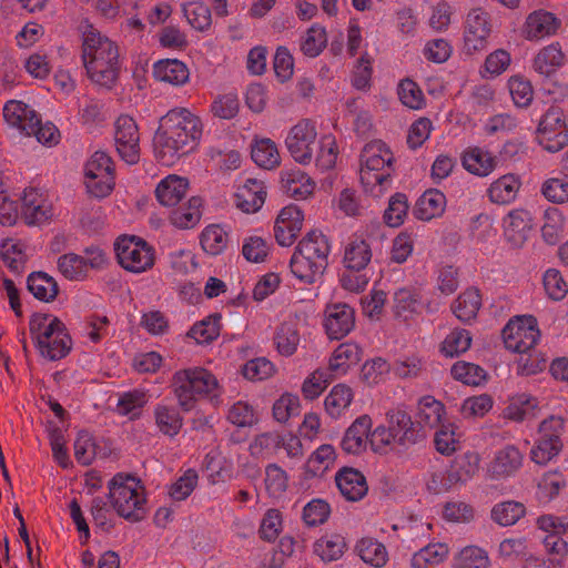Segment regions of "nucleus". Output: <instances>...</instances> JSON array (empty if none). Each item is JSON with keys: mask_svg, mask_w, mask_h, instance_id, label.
I'll list each match as a JSON object with an SVG mask.
<instances>
[{"mask_svg": "<svg viewBox=\"0 0 568 568\" xmlns=\"http://www.w3.org/2000/svg\"><path fill=\"white\" fill-rule=\"evenodd\" d=\"M266 191L263 182L247 179L236 193V206L245 213H254L264 204Z\"/></svg>", "mask_w": 568, "mask_h": 568, "instance_id": "31", "label": "nucleus"}, {"mask_svg": "<svg viewBox=\"0 0 568 568\" xmlns=\"http://www.w3.org/2000/svg\"><path fill=\"white\" fill-rule=\"evenodd\" d=\"M520 180L515 174H505L494 181L487 193L493 203L508 204L513 202L520 189Z\"/></svg>", "mask_w": 568, "mask_h": 568, "instance_id": "36", "label": "nucleus"}, {"mask_svg": "<svg viewBox=\"0 0 568 568\" xmlns=\"http://www.w3.org/2000/svg\"><path fill=\"white\" fill-rule=\"evenodd\" d=\"M463 166L471 174L487 176L496 168V158L481 148H470L464 152Z\"/></svg>", "mask_w": 568, "mask_h": 568, "instance_id": "35", "label": "nucleus"}, {"mask_svg": "<svg viewBox=\"0 0 568 568\" xmlns=\"http://www.w3.org/2000/svg\"><path fill=\"white\" fill-rule=\"evenodd\" d=\"M108 501L119 516L139 521L144 516L148 499H108Z\"/></svg>", "mask_w": 568, "mask_h": 568, "instance_id": "59", "label": "nucleus"}, {"mask_svg": "<svg viewBox=\"0 0 568 568\" xmlns=\"http://www.w3.org/2000/svg\"><path fill=\"white\" fill-rule=\"evenodd\" d=\"M393 154L381 140L365 144L361 153L359 180L368 195L378 199L392 186Z\"/></svg>", "mask_w": 568, "mask_h": 568, "instance_id": "5", "label": "nucleus"}, {"mask_svg": "<svg viewBox=\"0 0 568 568\" xmlns=\"http://www.w3.org/2000/svg\"><path fill=\"white\" fill-rule=\"evenodd\" d=\"M537 399L528 394H519L514 397L505 409V416L515 422H523L534 415Z\"/></svg>", "mask_w": 568, "mask_h": 568, "instance_id": "56", "label": "nucleus"}, {"mask_svg": "<svg viewBox=\"0 0 568 568\" xmlns=\"http://www.w3.org/2000/svg\"><path fill=\"white\" fill-rule=\"evenodd\" d=\"M470 345V333L464 328H455L443 341L440 352L446 357H455L465 353Z\"/></svg>", "mask_w": 568, "mask_h": 568, "instance_id": "53", "label": "nucleus"}, {"mask_svg": "<svg viewBox=\"0 0 568 568\" xmlns=\"http://www.w3.org/2000/svg\"><path fill=\"white\" fill-rule=\"evenodd\" d=\"M203 122L199 115L185 108L166 112L153 138L156 159L163 165H172L199 146L203 135Z\"/></svg>", "mask_w": 568, "mask_h": 568, "instance_id": "1", "label": "nucleus"}, {"mask_svg": "<svg viewBox=\"0 0 568 568\" xmlns=\"http://www.w3.org/2000/svg\"><path fill=\"white\" fill-rule=\"evenodd\" d=\"M388 427L395 436V442L399 447H409L422 442L425 438L419 423H414L409 414L396 408L387 413Z\"/></svg>", "mask_w": 568, "mask_h": 568, "instance_id": "16", "label": "nucleus"}, {"mask_svg": "<svg viewBox=\"0 0 568 568\" xmlns=\"http://www.w3.org/2000/svg\"><path fill=\"white\" fill-rule=\"evenodd\" d=\"M182 412L196 408L199 400L217 402L222 387L216 376L202 366H190L174 372L170 384Z\"/></svg>", "mask_w": 568, "mask_h": 568, "instance_id": "3", "label": "nucleus"}, {"mask_svg": "<svg viewBox=\"0 0 568 568\" xmlns=\"http://www.w3.org/2000/svg\"><path fill=\"white\" fill-rule=\"evenodd\" d=\"M450 373L456 381L473 386L479 385L486 376L485 371L480 366L468 362L455 363Z\"/></svg>", "mask_w": 568, "mask_h": 568, "instance_id": "60", "label": "nucleus"}, {"mask_svg": "<svg viewBox=\"0 0 568 568\" xmlns=\"http://www.w3.org/2000/svg\"><path fill=\"white\" fill-rule=\"evenodd\" d=\"M84 183L88 192L94 197L108 196L114 187V168L109 154L94 152L84 166Z\"/></svg>", "mask_w": 568, "mask_h": 568, "instance_id": "9", "label": "nucleus"}, {"mask_svg": "<svg viewBox=\"0 0 568 568\" xmlns=\"http://www.w3.org/2000/svg\"><path fill=\"white\" fill-rule=\"evenodd\" d=\"M327 45V32L320 23L312 24L302 36L300 49L307 58L318 57Z\"/></svg>", "mask_w": 568, "mask_h": 568, "instance_id": "42", "label": "nucleus"}, {"mask_svg": "<svg viewBox=\"0 0 568 568\" xmlns=\"http://www.w3.org/2000/svg\"><path fill=\"white\" fill-rule=\"evenodd\" d=\"M540 336L534 316L510 320L503 329L505 347L514 353L526 354L535 347Z\"/></svg>", "mask_w": 568, "mask_h": 568, "instance_id": "10", "label": "nucleus"}, {"mask_svg": "<svg viewBox=\"0 0 568 568\" xmlns=\"http://www.w3.org/2000/svg\"><path fill=\"white\" fill-rule=\"evenodd\" d=\"M537 524L539 529L547 532L542 538L546 549L557 555L565 554L568 545L561 535L568 531V523L552 515H544L538 518Z\"/></svg>", "mask_w": 568, "mask_h": 568, "instance_id": "22", "label": "nucleus"}, {"mask_svg": "<svg viewBox=\"0 0 568 568\" xmlns=\"http://www.w3.org/2000/svg\"><path fill=\"white\" fill-rule=\"evenodd\" d=\"M526 513L524 504L507 499L494 506L491 509L493 520L503 527L515 525Z\"/></svg>", "mask_w": 568, "mask_h": 568, "instance_id": "45", "label": "nucleus"}, {"mask_svg": "<svg viewBox=\"0 0 568 568\" xmlns=\"http://www.w3.org/2000/svg\"><path fill=\"white\" fill-rule=\"evenodd\" d=\"M38 113L27 103L17 100L8 101L3 106V118L13 128L27 133L33 130Z\"/></svg>", "mask_w": 568, "mask_h": 568, "instance_id": "29", "label": "nucleus"}, {"mask_svg": "<svg viewBox=\"0 0 568 568\" xmlns=\"http://www.w3.org/2000/svg\"><path fill=\"white\" fill-rule=\"evenodd\" d=\"M422 308L423 301L416 288L403 286L394 291L392 310L397 320L403 322L413 320Z\"/></svg>", "mask_w": 568, "mask_h": 568, "instance_id": "23", "label": "nucleus"}, {"mask_svg": "<svg viewBox=\"0 0 568 568\" xmlns=\"http://www.w3.org/2000/svg\"><path fill=\"white\" fill-rule=\"evenodd\" d=\"M356 551L363 561L374 567H383L388 558L385 546L373 538H362L356 545Z\"/></svg>", "mask_w": 568, "mask_h": 568, "instance_id": "51", "label": "nucleus"}, {"mask_svg": "<svg viewBox=\"0 0 568 568\" xmlns=\"http://www.w3.org/2000/svg\"><path fill=\"white\" fill-rule=\"evenodd\" d=\"M335 375L327 369H317L303 383L302 392L307 399H314L322 394Z\"/></svg>", "mask_w": 568, "mask_h": 568, "instance_id": "63", "label": "nucleus"}, {"mask_svg": "<svg viewBox=\"0 0 568 568\" xmlns=\"http://www.w3.org/2000/svg\"><path fill=\"white\" fill-rule=\"evenodd\" d=\"M565 54L558 42L544 47L534 59V69L541 75H550L565 64Z\"/></svg>", "mask_w": 568, "mask_h": 568, "instance_id": "37", "label": "nucleus"}, {"mask_svg": "<svg viewBox=\"0 0 568 568\" xmlns=\"http://www.w3.org/2000/svg\"><path fill=\"white\" fill-rule=\"evenodd\" d=\"M181 410L179 405L165 402L156 403L152 415L158 432L170 439L175 438L183 427Z\"/></svg>", "mask_w": 568, "mask_h": 568, "instance_id": "19", "label": "nucleus"}, {"mask_svg": "<svg viewBox=\"0 0 568 568\" xmlns=\"http://www.w3.org/2000/svg\"><path fill=\"white\" fill-rule=\"evenodd\" d=\"M58 268L70 281H82L87 276L84 257L74 253L61 255Z\"/></svg>", "mask_w": 568, "mask_h": 568, "instance_id": "57", "label": "nucleus"}, {"mask_svg": "<svg viewBox=\"0 0 568 568\" xmlns=\"http://www.w3.org/2000/svg\"><path fill=\"white\" fill-rule=\"evenodd\" d=\"M200 243L207 254L219 255L226 248L229 235L221 225L211 224L202 231Z\"/></svg>", "mask_w": 568, "mask_h": 568, "instance_id": "49", "label": "nucleus"}, {"mask_svg": "<svg viewBox=\"0 0 568 568\" xmlns=\"http://www.w3.org/2000/svg\"><path fill=\"white\" fill-rule=\"evenodd\" d=\"M29 292L38 300L51 302L58 295L59 288L55 280L44 272H33L27 281Z\"/></svg>", "mask_w": 568, "mask_h": 568, "instance_id": "41", "label": "nucleus"}, {"mask_svg": "<svg viewBox=\"0 0 568 568\" xmlns=\"http://www.w3.org/2000/svg\"><path fill=\"white\" fill-rule=\"evenodd\" d=\"M221 320L222 316L219 313H214L195 323L190 332L189 336L193 338L197 344H209L219 337L221 332Z\"/></svg>", "mask_w": 568, "mask_h": 568, "instance_id": "46", "label": "nucleus"}, {"mask_svg": "<svg viewBox=\"0 0 568 568\" xmlns=\"http://www.w3.org/2000/svg\"><path fill=\"white\" fill-rule=\"evenodd\" d=\"M372 428V419L367 415L357 417L346 429L341 447L343 452L349 455H359L369 443V432Z\"/></svg>", "mask_w": 568, "mask_h": 568, "instance_id": "21", "label": "nucleus"}, {"mask_svg": "<svg viewBox=\"0 0 568 568\" xmlns=\"http://www.w3.org/2000/svg\"><path fill=\"white\" fill-rule=\"evenodd\" d=\"M481 306V296L476 288L463 292L452 304L454 315L464 323L474 320Z\"/></svg>", "mask_w": 568, "mask_h": 568, "instance_id": "40", "label": "nucleus"}, {"mask_svg": "<svg viewBox=\"0 0 568 568\" xmlns=\"http://www.w3.org/2000/svg\"><path fill=\"white\" fill-rule=\"evenodd\" d=\"M20 216L29 226L42 225L53 216L52 203L37 189H26L21 197Z\"/></svg>", "mask_w": 568, "mask_h": 568, "instance_id": "15", "label": "nucleus"}, {"mask_svg": "<svg viewBox=\"0 0 568 568\" xmlns=\"http://www.w3.org/2000/svg\"><path fill=\"white\" fill-rule=\"evenodd\" d=\"M354 394L345 384L335 385L324 400L325 412L333 419L342 417L352 404Z\"/></svg>", "mask_w": 568, "mask_h": 568, "instance_id": "39", "label": "nucleus"}, {"mask_svg": "<svg viewBox=\"0 0 568 568\" xmlns=\"http://www.w3.org/2000/svg\"><path fill=\"white\" fill-rule=\"evenodd\" d=\"M448 556V547L443 542H433L416 551L412 559L413 568H432L443 562Z\"/></svg>", "mask_w": 568, "mask_h": 568, "instance_id": "43", "label": "nucleus"}, {"mask_svg": "<svg viewBox=\"0 0 568 568\" xmlns=\"http://www.w3.org/2000/svg\"><path fill=\"white\" fill-rule=\"evenodd\" d=\"M187 189L189 181L185 178L171 174L159 182L155 195L162 205L174 206L185 196Z\"/></svg>", "mask_w": 568, "mask_h": 568, "instance_id": "30", "label": "nucleus"}, {"mask_svg": "<svg viewBox=\"0 0 568 568\" xmlns=\"http://www.w3.org/2000/svg\"><path fill=\"white\" fill-rule=\"evenodd\" d=\"M316 135L315 125L310 120H302L291 128L285 145L295 162L303 165L311 163Z\"/></svg>", "mask_w": 568, "mask_h": 568, "instance_id": "13", "label": "nucleus"}, {"mask_svg": "<svg viewBox=\"0 0 568 568\" xmlns=\"http://www.w3.org/2000/svg\"><path fill=\"white\" fill-rule=\"evenodd\" d=\"M335 481L343 497H365L368 491L365 476L355 468H342L337 471Z\"/></svg>", "mask_w": 568, "mask_h": 568, "instance_id": "32", "label": "nucleus"}, {"mask_svg": "<svg viewBox=\"0 0 568 568\" xmlns=\"http://www.w3.org/2000/svg\"><path fill=\"white\" fill-rule=\"evenodd\" d=\"M331 246L327 237L311 231L303 237L290 260L293 276L302 284L312 285L322 281L328 265Z\"/></svg>", "mask_w": 568, "mask_h": 568, "instance_id": "4", "label": "nucleus"}, {"mask_svg": "<svg viewBox=\"0 0 568 568\" xmlns=\"http://www.w3.org/2000/svg\"><path fill=\"white\" fill-rule=\"evenodd\" d=\"M346 549L345 538L339 534H326L314 544V552L323 561L339 559Z\"/></svg>", "mask_w": 568, "mask_h": 568, "instance_id": "44", "label": "nucleus"}, {"mask_svg": "<svg viewBox=\"0 0 568 568\" xmlns=\"http://www.w3.org/2000/svg\"><path fill=\"white\" fill-rule=\"evenodd\" d=\"M446 206V196L443 192L430 189L417 200L414 214L418 220L429 221L443 214Z\"/></svg>", "mask_w": 568, "mask_h": 568, "instance_id": "34", "label": "nucleus"}, {"mask_svg": "<svg viewBox=\"0 0 568 568\" xmlns=\"http://www.w3.org/2000/svg\"><path fill=\"white\" fill-rule=\"evenodd\" d=\"M81 58L92 83L112 88L120 71L119 48L115 42L92 29L83 36Z\"/></svg>", "mask_w": 568, "mask_h": 568, "instance_id": "2", "label": "nucleus"}, {"mask_svg": "<svg viewBox=\"0 0 568 568\" xmlns=\"http://www.w3.org/2000/svg\"><path fill=\"white\" fill-rule=\"evenodd\" d=\"M418 416L422 423L433 428L444 424V406L433 396H424L418 404Z\"/></svg>", "mask_w": 568, "mask_h": 568, "instance_id": "54", "label": "nucleus"}, {"mask_svg": "<svg viewBox=\"0 0 568 568\" xmlns=\"http://www.w3.org/2000/svg\"><path fill=\"white\" fill-rule=\"evenodd\" d=\"M202 199L193 196L186 204L178 207L171 214V222L180 229L193 227L201 219Z\"/></svg>", "mask_w": 568, "mask_h": 568, "instance_id": "48", "label": "nucleus"}, {"mask_svg": "<svg viewBox=\"0 0 568 568\" xmlns=\"http://www.w3.org/2000/svg\"><path fill=\"white\" fill-rule=\"evenodd\" d=\"M281 184L283 192L295 200L308 197L315 189V182L300 169L283 171Z\"/></svg>", "mask_w": 568, "mask_h": 568, "instance_id": "27", "label": "nucleus"}, {"mask_svg": "<svg viewBox=\"0 0 568 568\" xmlns=\"http://www.w3.org/2000/svg\"><path fill=\"white\" fill-rule=\"evenodd\" d=\"M300 333L294 323H283L275 332L274 344L283 356L293 355L300 344Z\"/></svg>", "mask_w": 568, "mask_h": 568, "instance_id": "52", "label": "nucleus"}, {"mask_svg": "<svg viewBox=\"0 0 568 568\" xmlns=\"http://www.w3.org/2000/svg\"><path fill=\"white\" fill-rule=\"evenodd\" d=\"M397 94L400 102L408 109L420 110L425 105L422 89L410 79H404L398 83Z\"/></svg>", "mask_w": 568, "mask_h": 568, "instance_id": "58", "label": "nucleus"}, {"mask_svg": "<svg viewBox=\"0 0 568 568\" xmlns=\"http://www.w3.org/2000/svg\"><path fill=\"white\" fill-rule=\"evenodd\" d=\"M531 226V214L524 209L513 210L504 219L505 235L516 246L521 245L526 241Z\"/></svg>", "mask_w": 568, "mask_h": 568, "instance_id": "26", "label": "nucleus"}, {"mask_svg": "<svg viewBox=\"0 0 568 568\" xmlns=\"http://www.w3.org/2000/svg\"><path fill=\"white\" fill-rule=\"evenodd\" d=\"M371 261L369 243L361 237L352 239L344 250V271L339 275L342 286L351 292L363 291L371 280Z\"/></svg>", "mask_w": 568, "mask_h": 568, "instance_id": "7", "label": "nucleus"}, {"mask_svg": "<svg viewBox=\"0 0 568 568\" xmlns=\"http://www.w3.org/2000/svg\"><path fill=\"white\" fill-rule=\"evenodd\" d=\"M524 455L515 445H506L495 453L488 471L494 477H508L516 474L523 466Z\"/></svg>", "mask_w": 568, "mask_h": 568, "instance_id": "25", "label": "nucleus"}, {"mask_svg": "<svg viewBox=\"0 0 568 568\" xmlns=\"http://www.w3.org/2000/svg\"><path fill=\"white\" fill-rule=\"evenodd\" d=\"M536 139L542 149L551 153L568 144V125L559 108L552 106L542 115Z\"/></svg>", "mask_w": 568, "mask_h": 568, "instance_id": "11", "label": "nucleus"}, {"mask_svg": "<svg viewBox=\"0 0 568 568\" xmlns=\"http://www.w3.org/2000/svg\"><path fill=\"white\" fill-rule=\"evenodd\" d=\"M252 160L263 169H274L280 164V153L271 139L256 140L252 145Z\"/></svg>", "mask_w": 568, "mask_h": 568, "instance_id": "47", "label": "nucleus"}, {"mask_svg": "<svg viewBox=\"0 0 568 568\" xmlns=\"http://www.w3.org/2000/svg\"><path fill=\"white\" fill-rule=\"evenodd\" d=\"M408 212L407 197L403 193L394 194L388 202V206L384 213L385 223L392 227L403 224Z\"/></svg>", "mask_w": 568, "mask_h": 568, "instance_id": "61", "label": "nucleus"}, {"mask_svg": "<svg viewBox=\"0 0 568 568\" xmlns=\"http://www.w3.org/2000/svg\"><path fill=\"white\" fill-rule=\"evenodd\" d=\"M489 564L487 552L477 546L465 547L456 557L457 568H488Z\"/></svg>", "mask_w": 568, "mask_h": 568, "instance_id": "62", "label": "nucleus"}, {"mask_svg": "<svg viewBox=\"0 0 568 568\" xmlns=\"http://www.w3.org/2000/svg\"><path fill=\"white\" fill-rule=\"evenodd\" d=\"M119 264L131 273H142L154 264V251L144 240L122 235L114 243Z\"/></svg>", "mask_w": 568, "mask_h": 568, "instance_id": "8", "label": "nucleus"}, {"mask_svg": "<svg viewBox=\"0 0 568 568\" xmlns=\"http://www.w3.org/2000/svg\"><path fill=\"white\" fill-rule=\"evenodd\" d=\"M30 333L40 355L50 361L65 357L72 347L64 324L57 317L33 314L30 320Z\"/></svg>", "mask_w": 568, "mask_h": 568, "instance_id": "6", "label": "nucleus"}, {"mask_svg": "<svg viewBox=\"0 0 568 568\" xmlns=\"http://www.w3.org/2000/svg\"><path fill=\"white\" fill-rule=\"evenodd\" d=\"M361 359V348L354 343L341 344L332 354L328 369L335 376L343 375Z\"/></svg>", "mask_w": 568, "mask_h": 568, "instance_id": "38", "label": "nucleus"}, {"mask_svg": "<svg viewBox=\"0 0 568 568\" xmlns=\"http://www.w3.org/2000/svg\"><path fill=\"white\" fill-rule=\"evenodd\" d=\"M183 13L195 30L203 31L211 26L210 8L200 2H191L183 6Z\"/></svg>", "mask_w": 568, "mask_h": 568, "instance_id": "64", "label": "nucleus"}, {"mask_svg": "<svg viewBox=\"0 0 568 568\" xmlns=\"http://www.w3.org/2000/svg\"><path fill=\"white\" fill-rule=\"evenodd\" d=\"M304 215L296 205H288L281 210L275 224L274 236L281 246H290L296 240L303 226Z\"/></svg>", "mask_w": 568, "mask_h": 568, "instance_id": "18", "label": "nucleus"}, {"mask_svg": "<svg viewBox=\"0 0 568 568\" xmlns=\"http://www.w3.org/2000/svg\"><path fill=\"white\" fill-rule=\"evenodd\" d=\"M108 497H145V487L142 480L131 473H118L108 484Z\"/></svg>", "mask_w": 568, "mask_h": 568, "instance_id": "33", "label": "nucleus"}, {"mask_svg": "<svg viewBox=\"0 0 568 568\" xmlns=\"http://www.w3.org/2000/svg\"><path fill=\"white\" fill-rule=\"evenodd\" d=\"M355 326V312L345 303L329 304L325 308L324 327L332 339H341Z\"/></svg>", "mask_w": 568, "mask_h": 568, "instance_id": "17", "label": "nucleus"}, {"mask_svg": "<svg viewBox=\"0 0 568 568\" xmlns=\"http://www.w3.org/2000/svg\"><path fill=\"white\" fill-rule=\"evenodd\" d=\"M202 471L205 474L210 484L224 481L229 476L226 459L217 449L207 452L202 460Z\"/></svg>", "mask_w": 568, "mask_h": 568, "instance_id": "50", "label": "nucleus"}, {"mask_svg": "<svg viewBox=\"0 0 568 568\" xmlns=\"http://www.w3.org/2000/svg\"><path fill=\"white\" fill-rule=\"evenodd\" d=\"M560 24V20L552 12L542 9L536 10L529 13L526 19L525 38L529 41H536L554 36Z\"/></svg>", "mask_w": 568, "mask_h": 568, "instance_id": "20", "label": "nucleus"}, {"mask_svg": "<svg viewBox=\"0 0 568 568\" xmlns=\"http://www.w3.org/2000/svg\"><path fill=\"white\" fill-rule=\"evenodd\" d=\"M562 449V440H548L538 435L530 450V459L537 465H547L559 455Z\"/></svg>", "mask_w": 568, "mask_h": 568, "instance_id": "55", "label": "nucleus"}, {"mask_svg": "<svg viewBox=\"0 0 568 568\" xmlns=\"http://www.w3.org/2000/svg\"><path fill=\"white\" fill-rule=\"evenodd\" d=\"M114 126V142L119 155L128 164H135L140 159V136L134 119L120 115Z\"/></svg>", "mask_w": 568, "mask_h": 568, "instance_id": "14", "label": "nucleus"}, {"mask_svg": "<svg viewBox=\"0 0 568 568\" xmlns=\"http://www.w3.org/2000/svg\"><path fill=\"white\" fill-rule=\"evenodd\" d=\"M110 453L111 449L104 440H97L85 430L78 433L74 440V457L81 465L88 466L97 458L104 459Z\"/></svg>", "mask_w": 568, "mask_h": 568, "instance_id": "24", "label": "nucleus"}, {"mask_svg": "<svg viewBox=\"0 0 568 568\" xmlns=\"http://www.w3.org/2000/svg\"><path fill=\"white\" fill-rule=\"evenodd\" d=\"M153 77L174 87L183 85L190 78L186 64L178 59L159 60L153 64Z\"/></svg>", "mask_w": 568, "mask_h": 568, "instance_id": "28", "label": "nucleus"}, {"mask_svg": "<svg viewBox=\"0 0 568 568\" xmlns=\"http://www.w3.org/2000/svg\"><path fill=\"white\" fill-rule=\"evenodd\" d=\"M491 33V17L483 8L469 10L464 29V49L468 54L484 50Z\"/></svg>", "mask_w": 568, "mask_h": 568, "instance_id": "12", "label": "nucleus"}]
</instances>
